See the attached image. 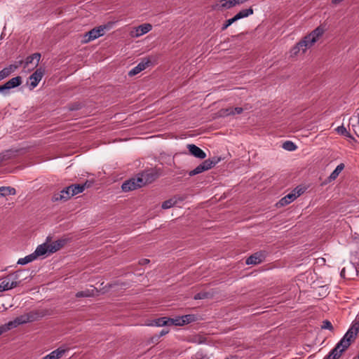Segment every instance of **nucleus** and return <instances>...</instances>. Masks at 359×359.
<instances>
[{"label": "nucleus", "instance_id": "1", "mask_svg": "<svg viewBox=\"0 0 359 359\" xmlns=\"http://www.w3.org/2000/svg\"><path fill=\"white\" fill-rule=\"evenodd\" d=\"M324 29L318 27L313 30L309 34L305 36L299 41L295 46H294L290 53L292 56L297 55L300 52L304 53L307 48H311L323 34Z\"/></svg>", "mask_w": 359, "mask_h": 359}, {"label": "nucleus", "instance_id": "2", "mask_svg": "<svg viewBox=\"0 0 359 359\" xmlns=\"http://www.w3.org/2000/svg\"><path fill=\"white\" fill-rule=\"evenodd\" d=\"M41 317L42 314L39 311H32L29 313L16 317L13 320L9 321L8 323L1 326L3 328L6 329V332L12 328L18 327L20 325L38 320Z\"/></svg>", "mask_w": 359, "mask_h": 359}, {"label": "nucleus", "instance_id": "3", "mask_svg": "<svg viewBox=\"0 0 359 359\" xmlns=\"http://www.w3.org/2000/svg\"><path fill=\"white\" fill-rule=\"evenodd\" d=\"M113 25V22H109L106 25H100L92 29L85 34L84 41L89 42L99 38L100 36H103L104 34L105 30L111 29Z\"/></svg>", "mask_w": 359, "mask_h": 359}, {"label": "nucleus", "instance_id": "4", "mask_svg": "<svg viewBox=\"0 0 359 359\" xmlns=\"http://www.w3.org/2000/svg\"><path fill=\"white\" fill-rule=\"evenodd\" d=\"M221 158L218 157H214L212 159L208 158L203 161L201 164H199L196 168L191 170L189 172V176H194L206 170H208L213 168L215 165H217Z\"/></svg>", "mask_w": 359, "mask_h": 359}, {"label": "nucleus", "instance_id": "5", "mask_svg": "<svg viewBox=\"0 0 359 359\" xmlns=\"http://www.w3.org/2000/svg\"><path fill=\"white\" fill-rule=\"evenodd\" d=\"M157 177L158 175L154 170H146L137 175V182L143 187L153 182Z\"/></svg>", "mask_w": 359, "mask_h": 359}, {"label": "nucleus", "instance_id": "6", "mask_svg": "<svg viewBox=\"0 0 359 359\" xmlns=\"http://www.w3.org/2000/svg\"><path fill=\"white\" fill-rule=\"evenodd\" d=\"M22 81V77L20 76L12 78L4 85L0 86V93L4 95L8 94L9 90L20 86Z\"/></svg>", "mask_w": 359, "mask_h": 359}, {"label": "nucleus", "instance_id": "7", "mask_svg": "<svg viewBox=\"0 0 359 359\" xmlns=\"http://www.w3.org/2000/svg\"><path fill=\"white\" fill-rule=\"evenodd\" d=\"M303 192L302 191V189L297 190V188H296L291 193L287 194L285 197L282 198L277 203V205H278L279 207L287 205L293 201H294Z\"/></svg>", "mask_w": 359, "mask_h": 359}, {"label": "nucleus", "instance_id": "8", "mask_svg": "<svg viewBox=\"0 0 359 359\" xmlns=\"http://www.w3.org/2000/svg\"><path fill=\"white\" fill-rule=\"evenodd\" d=\"M266 258V253L264 251L257 252L246 259L245 264L247 265H256L262 263Z\"/></svg>", "mask_w": 359, "mask_h": 359}, {"label": "nucleus", "instance_id": "9", "mask_svg": "<svg viewBox=\"0 0 359 359\" xmlns=\"http://www.w3.org/2000/svg\"><path fill=\"white\" fill-rule=\"evenodd\" d=\"M44 74V69L42 68L37 69L29 77L30 81V89H34L39 84Z\"/></svg>", "mask_w": 359, "mask_h": 359}, {"label": "nucleus", "instance_id": "10", "mask_svg": "<svg viewBox=\"0 0 359 359\" xmlns=\"http://www.w3.org/2000/svg\"><path fill=\"white\" fill-rule=\"evenodd\" d=\"M70 185L63 189L59 193H55L52 197L53 201H66L69 200L72 195H71Z\"/></svg>", "mask_w": 359, "mask_h": 359}, {"label": "nucleus", "instance_id": "11", "mask_svg": "<svg viewBox=\"0 0 359 359\" xmlns=\"http://www.w3.org/2000/svg\"><path fill=\"white\" fill-rule=\"evenodd\" d=\"M140 187H142V185L140 182H137V177L126 180L121 186L122 190L125 192L133 191Z\"/></svg>", "mask_w": 359, "mask_h": 359}, {"label": "nucleus", "instance_id": "12", "mask_svg": "<svg viewBox=\"0 0 359 359\" xmlns=\"http://www.w3.org/2000/svg\"><path fill=\"white\" fill-rule=\"evenodd\" d=\"M356 335L353 334L352 331L348 330L346 333L342 337V339L337 343L344 348L347 349L351 345V342L355 340Z\"/></svg>", "mask_w": 359, "mask_h": 359}, {"label": "nucleus", "instance_id": "13", "mask_svg": "<svg viewBox=\"0 0 359 359\" xmlns=\"http://www.w3.org/2000/svg\"><path fill=\"white\" fill-rule=\"evenodd\" d=\"M150 63L151 61L149 59L144 58L137 66L129 71L128 76H133L139 74L142 71L144 70Z\"/></svg>", "mask_w": 359, "mask_h": 359}, {"label": "nucleus", "instance_id": "14", "mask_svg": "<svg viewBox=\"0 0 359 359\" xmlns=\"http://www.w3.org/2000/svg\"><path fill=\"white\" fill-rule=\"evenodd\" d=\"M152 26L149 23H144L135 27V31L131 32V35L135 37L140 36L150 30H151Z\"/></svg>", "mask_w": 359, "mask_h": 359}, {"label": "nucleus", "instance_id": "15", "mask_svg": "<svg viewBox=\"0 0 359 359\" xmlns=\"http://www.w3.org/2000/svg\"><path fill=\"white\" fill-rule=\"evenodd\" d=\"M187 149H189V153L196 158L204 159L206 157V154L195 144H187Z\"/></svg>", "mask_w": 359, "mask_h": 359}, {"label": "nucleus", "instance_id": "16", "mask_svg": "<svg viewBox=\"0 0 359 359\" xmlns=\"http://www.w3.org/2000/svg\"><path fill=\"white\" fill-rule=\"evenodd\" d=\"M346 349L344 348L339 344H337L335 347L331 350L327 355H326L324 359H339L342 353L344 352Z\"/></svg>", "mask_w": 359, "mask_h": 359}, {"label": "nucleus", "instance_id": "17", "mask_svg": "<svg viewBox=\"0 0 359 359\" xmlns=\"http://www.w3.org/2000/svg\"><path fill=\"white\" fill-rule=\"evenodd\" d=\"M67 238L57 240L51 243H48L49 253H53L60 250L68 242Z\"/></svg>", "mask_w": 359, "mask_h": 359}, {"label": "nucleus", "instance_id": "18", "mask_svg": "<svg viewBox=\"0 0 359 359\" xmlns=\"http://www.w3.org/2000/svg\"><path fill=\"white\" fill-rule=\"evenodd\" d=\"M148 326L162 327L168 325V318L161 317L156 319L149 320L147 323Z\"/></svg>", "mask_w": 359, "mask_h": 359}, {"label": "nucleus", "instance_id": "19", "mask_svg": "<svg viewBox=\"0 0 359 359\" xmlns=\"http://www.w3.org/2000/svg\"><path fill=\"white\" fill-rule=\"evenodd\" d=\"M40 58H41V54L37 53L28 56L25 60V67H28L29 64H32L33 67H37L39 65Z\"/></svg>", "mask_w": 359, "mask_h": 359}, {"label": "nucleus", "instance_id": "20", "mask_svg": "<svg viewBox=\"0 0 359 359\" xmlns=\"http://www.w3.org/2000/svg\"><path fill=\"white\" fill-rule=\"evenodd\" d=\"M97 292H98V291H97V288L93 287V288H91V289H87L86 290L76 292L75 296L77 298L91 297H94L95 295H96Z\"/></svg>", "mask_w": 359, "mask_h": 359}, {"label": "nucleus", "instance_id": "21", "mask_svg": "<svg viewBox=\"0 0 359 359\" xmlns=\"http://www.w3.org/2000/svg\"><path fill=\"white\" fill-rule=\"evenodd\" d=\"M47 252L49 253V246L48 242L43 243L41 245H39L36 250L34 251V255L36 256V258H37L39 256H42L46 255Z\"/></svg>", "mask_w": 359, "mask_h": 359}, {"label": "nucleus", "instance_id": "22", "mask_svg": "<svg viewBox=\"0 0 359 359\" xmlns=\"http://www.w3.org/2000/svg\"><path fill=\"white\" fill-rule=\"evenodd\" d=\"M20 272H21L20 271H16L15 273H12L10 276H8L9 285H10L9 287L11 289H13V288L17 287L20 284V281H17L15 280H17L19 278V273H20Z\"/></svg>", "mask_w": 359, "mask_h": 359}, {"label": "nucleus", "instance_id": "23", "mask_svg": "<svg viewBox=\"0 0 359 359\" xmlns=\"http://www.w3.org/2000/svg\"><path fill=\"white\" fill-rule=\"evenodd\" d=\"M16 191L11 187H0V197H6L10 195H15Z\"/></svg>", "mask_w": 359, "mask_h": 359}, {"label": "nucleus", "instance_id": "24", "mask_svg": "<svg viewBox=\"0 0 359 359\" xmlns=\"http://www.w3.org/2000/svg\"><path fill=\"white\" fill-rule=\"evenodd\" d=\"M253 13V9L252 8H249L248 9H243L239 11L236 15H234L235 18L238 21L240 19L248 17L249 15Z\"/></svg>", "mask_w": 359, "mask_h": 359}, {"label": "nucleus", "instance_id": "25", "mask_svg": "<svg viewBox=\"0 0 359 359\" xmlns=\"http://www.w3.org/2000/svg\"><path fill=\"white\" fill-rule=\"evenodd\" d=\"M344 164L340 163L338 165L336 168L334 170V171L330 174L329 176V180L332 181L334 180L339 175V173L344 170Z\"/></svg>", "mask_w": 359, "mask_h": 359}, {"label": "nucleus", "instance_id": "26", "mask_svg": "<svg viewBox=\"0 0 359 359\" xmlns=\"http://www.w3.org/2000/svg\"><path fill=\"white\" fill-rule=\"evenodd\" d=\"M36 259V256H34V253H32V254L25 257L24 258L19 259L18 261V264H20V265H25L29 262H33Z\"/></svg>", "mask_w": 359, "mask_h": 359}, {"label": "nucleus", "instance_id": "27", "mask_svg": "<svg viewBox=\"0 0 359 359\" xmlns=\"http://www.w3.org/2000/svg\"><path fill=\"white\" fill-rule=\"evenodd\" d=\"M15 156L14 152L11 150L5 151L0 154V164L4 161L11 159Z\"/></svg>", "mask_w": 359, "mask_h": 359}, {"label": "nucleus", "instance_id": "28", "mask_svg": "<svg viewBox=\"0 0 359 359\" xmlns=\"http://www.w3.org/2000/svg\"><path fill=\"white\" fill-rule=\"evenodd\" d=\"M70 188L71 195H72V196L83 191V186H81V184H72L70 185Z\"/></svg>", "mask_w": 359, "mask_h": 359}, {"label": "nucleus", "instance_id": "29", "mask_svg": "<svg viewBox=\"0 0 359 359\" xmlns=\"http://www.w3.org/2000/svg\"><path fill=\"white\" fill-rule=\"evenodd\" d=\"M220 4L223 8H231L236 6L235 0H221Z\"/></svg>", "mask_w": 359, "mask_h": 359}, {"label": "nucleus", "instance_id": "30", "mask_svg": "<svg viewBox=\"0 0 359 359\" xmlns=\"http://www.w3.org/2000/svg\"><path fill=\"white\" fill-rule=\"evenodd\" d=\"M182 323H184V325L186 324H189L190 323L194 322L196 320L197 318L195 315L188 314L182 316Z\"/></svg>", "mask_w": 359, "mask_h": 359}, {"label": "nucleus", "instance_id": "31", "mask_svg": "<svg viewBox=\"0 0 359 359\" xmlns=\"http://www.w3.org/2000/svg\"><path fill=\"white\" fill-rule=\"evenodd\" d=\"M177 203V199L175 198L168 199L167 201H165L162 203V208L163 209H168L172 208L173 205H175Z\"/></svg>", "mask_w": 359, "mask_h": 359}, {"label": "nucleus", "instance_id": "32", "mask_svg": "<svg viewBox=\"0 0 359 359\" xmlns=\"http://www.w3.org/2000/svg\"><path fill=\"white\" fill-rule=\"evenodd\" d=\"M177 325V326L184 325V323H182V316L177 317L175 318H168V325Z\"/></svg>", "mask_w": 359, "mask_h": 359}, {"label": "nucleus", "instance_id": "33", "mask_svg": "<svg viewBox=\"0 0 359 359\" xmlns=\"http://www.w3.org/2000/svg\"><path fill=\"white\" fill-rule=\"evenodd\" d=\"M283 148L285 150L292 151L297 149V146L291 141H286L283 144Z\"/></svg>", "mask_w": 359, "mask_h": 359}, {"label": "nucleus", "instance_id": "34", "mask_svg": "<svg viewBox=\"0 0 359 359\" xmlns=\"http://www.w3.org/2000/svg\"><path fill=\"white\" fill-rule=\"evenodd\" d=\"M9 285V277L8 278L4 279L0 284V292H4L6 290H11Z\"/></svg>", "mask_w": 359, "mask_h": 359}, {"label": "nucleus", "instance_id": "35", "mask_svg": "<svg viewBox=\"0 0 359 359\" xmlns=\"http://www.w3.org/2000/svg\"><path fill=\"white\" fill-rule=\"evenodd\" d=\"M219 116H227L233 115V107H229L226 109H222L219 111Z\"/></svg>", "mask_w": 359, "mask_h": 359}, {"label": "nucleus", "instance_id": "36", "mask_svg": "<svg viewBox=\"0 0 359 359\" xmlns=\"http://www.w3.org/2000/svg\"><path fill=\"white\" fill-rule=\"evenodd\" d=\"M237 20L234 16L230 19L226 20L222 26V28H221L222 31L226 30L231 25H232L233 23H234Z\"/></svg>", "mask_w": 359, "mask_h": 359}, {"label": "nucleus", "instance_id": "37", "mask_svg": "<svg viewBox=\"0 0 359 359\" xmlns=\"http://www.w3.org/2000/svg\"><path fill=\"white\" fill-rule=\"evenodd\" d=\"M348 330L352 331L357 336L359 332V320L353 321Z\"/></svg>", "mask_w": 359, "mask_h": 359}, {"label": "nucleus", "instance_id": "38", "mask_svg": "<svg viewBox=\"0 0 359 359\" xmlns=\"http://www.w3.org/2000/svg\"><path fill=\"white\" fill-rule=\"evenodd\" d=\"M321 327L323 329H326V330H329L331 331L334 330V327H333L332 323H330V321H329L327 320H325L323 322V325Z\"/></svg>", "mask_w": 359, "mask_h": 359}, {"label": "nucleus", "instance_id": "39", "mask_svg": "<svg viewBox=\"0 0 359 359\" xmlns=\"http://www.w3.org/2000/svg\"><path fill=\"white\" fill-rule=\"evenodd\" d=\"M10 75L11 74L8 72V69L6 67L4 68L0 71V81L4 79Z\"/></svg>", "mask_w": 359, "mask_h": 359}, {"label": "nucleus", "instance_id": "40", "mask_svg": "<svg viewBox=\"0 0 359 359\" xmlns=\"http://www.w3.org/2000/svg\"><path fill=\"white\" fill-rule=\"evenodd\" d=\"M193 359H209V358L207 354L203 353L201 351H198L195 354Z\"/></svg>", "mask_w": 359, "mask_h": 359}, {"label": "nucleus", "instance_id": "41", "mask_svg": "<svg viewBox=\"0 0 359 359\" xmlns=\"http://www.w3.org/2000/svg\"><path fill=\"white\" fill-rule=\"evenodd\" d=\"M208 297L207 292H198L194 295V299H203Z\"/></svg>", "mask_w": 359, "mask_h": 359}, {"label": "nucleus", "instance_id": "42", "mask_svg": "<svg viewBox=\"0 0 359 359\" xmlns=\"http://www.w3.org/2000/svg\"><path fill=\"white\" fill-rule=\"evenodd\" d=\"M337 132L339 133V134H341V135H345L348 137H351V135H349V133L347 132L346 128H344L343 126H339L337 128Z\"/></svg>", "mask_w": 359, "mask_h": 359}, {"label": "nucleus", "instance_id": "43", "mask_svg": "<svg viewBox=\"0 0 359 359\" xmlns=\"http://www.w3.org/2000/svg\"><path fill=\"white\" fill-rule=\"evenodd\" d=\"M19 67L18 65H10L8 67H6L8 72L11 74V73L14 72Z\"/></svg>", "mask_w": 359, "mask_h": 359}, {"label": "nucleus", "instance_id": "44", "mask_svg": "<svg viewBox=\"0 0 359 359\" xmlns=\"http://www.w3.org/2000/svg\"><path fill=\"white\" fill-rule=\"evenodd\" d=\"M243 111V109L242 107H235L233 108V115L234 114H240Z\"/></svg>", "mask_w": 359, "mask_h": 359}, {"label": "nucleus", "instance_id": "45", "mask_svg": "<svg viewBox=\"0 0 359 359\" xmlns=\"http://www.w3.org/2000/svg\"><path fill=\"white\" fill-rule=\"evenodd\" d=\"M160 339L159 336L158 334L154 335L150 338V342L151 343H157L158 341V339Z\"/></svg>", "mask_w": 359, "mask_h": 359}, {"label": "nucleus", "instance_id": "46", "mask_svg": "<svg viewBox=\"0 0 359 359\" xmlns=\"http://www.w3.org/2000/svg\"><path fill=\"white\" fill-rule=\"evenodd\" d=\"M93 182L87 180L84 184H81V185L83 186V191H84L86 188L90 187L93 185Z\"/></svg>", "mask_w": 359, "mask_h": 359}, {"label": "nucleus", "instance_id": "47", "mask_svg": "<svg viewBox=\"0 0 359 359\" xmlns=\"http://www.w3.org/2000/svg\"><path fill=\"white\" fill-rule=\"evenodd\" d=\"M169 332V330H165V329H163L162 330L160 333L158 334L159 336V337L161 338V337L165 335L166 334H168Z\"/></svg>", "mask_w": 359, "mask_h": 359}, {"label": "nucleus", "instance_id": "48", "mask_svg": "<svg viewBox=\"0 0 359 359\" xmlns=\"http://www.w3.org/2000/svg\"><path fill=\"white\" fill-rule=\"evenodd\" d=\"M248 0H235L236 3V5H239V4H243L246 1H248Z\"/></svg>", "mask_w": 359, "mask_h": 359}, {"label": "nucleus", "instance_id": "49", "mask_svg": "<svg viewBox=\"0 0 359 359\" xmlns=\"http://www.w3.org/2000/svg\"><path fill=\"white\" fill-rule=\"evenodd\" d=\"M345 268H344L341 271V276L343 277V278H346V273H345Z\"/></svg>", "mask_w": 359, "mask_h": 359}, {"label": "nucleus", "instance_id": "50", "mask_svg": "<svg viewBox=\"0 0 359 359\" xmlns=\"http://www.w3.org/2000/svg\"><path fill=\"white\" fill-rule=\"evenodd\" d=\"M5 330L6 329L3 328L2 326H0V335L5 332Z\"/></svg>", "mask_w": 359, "mask_h": 359}, {"label": "nucleus", "instance_id": "51", "mask_svg": "<svg viewBox=\"0 0 359 359\" xmlns=\"http://www.w3.org/2000/svg\"><path fill=\"white\" fill-rule=\"evenodd\" d=\"M343 0H332V3L334 4H337L340 3Z\"/></svg>", "mask_w": 359, "mask_h": 359}, {"label": "nucleus", "instance_id": "52", "mask_svg": "<svg viewBox=\"0 0 359 359\" xmlns=\"http://www.w3.org/2000/svg\"><path fill=\"white\" fill-rule=\"evenodd\" d=\"M149 259H145L143 260V264H146V263H149Z\"/></svg>", "mask_w": 359, "mask_h": 359}, {"label": "nucleus", "instance_id": "53", "mask_svg": "<svg viewBox=\"0 0 359 359\" xmlns=\"http://www.w3.org/2000/svg\"><path fill=\"white\" fill-rule=\"evenodd\" d=\"M79 109V108L78 107H75V108L74 107H72V108H70L71 110H74V109Z\"/></svg>", "mask_w": 359, "mask_h": 359}, {"label": "nucleus", "instance_id": "54", "mask_svg": "<svg viewBox=\"0 0 359 359\" xmlns=\"http://www.w3.org/2000/svg\"><path fill=\"white\" fill-rule=\"evenodd\" d=\"M225 359H235V357L231 356V358H225Z\"/></svg>", "mask_w": 359, "mask_h": 359}]
</instances>
